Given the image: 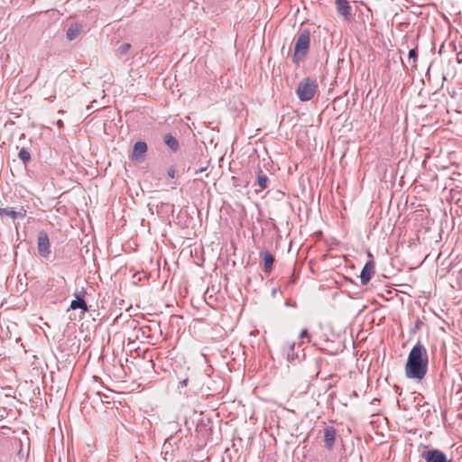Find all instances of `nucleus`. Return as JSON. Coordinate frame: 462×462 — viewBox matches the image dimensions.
Wrapping results in <instances>:
<instances>
[{"label": "nucleus", "instance_id": "8", "mask_svg": "<svg viewBox=\"0 0 462 462\" xmlns=\"http://www.w3.org/2000/svg\"><path fill=\"white\" fill-rule=\"evenodd\" d=\"M74 296H75V300H73L71 302H70V306L69 308L71 310H78V309H80L82 310L84 312L88 311V305H87V302L85 301V300L83 299V297L81 296L80 292H75L74 293Z\"/></svg>", "mask_w": 462, "mask_h": 462}, {"label": "nucleus", "instance_id": "1", "mask_svg": "<svg viewBox=\"0 0 462 462\" xmlns=\"http://www.w3.org/2000/svg\"><path fill=\"white\" fill-rule=\"evenodd\" d=\"M429 357L425 346L418 342L409 353L405 365V375L410 379L422 380L428 371Z\"/></svg>", "mask_w": 462, "mask_h": 462}, {"label": "nucleus", "instance_id": "21", "mask_svg": "<svg viewBox=\"0 0 462 462\" xmlns=\"http://www.w3.org/2000/svg\"><path fill=\"white\" fill-rule=\"evenodd\" d=\"M300 337H301V338L309 337L308 329H306V328L302 329L300 334Z\"/></svg>", "mask_w": 462, "mask_h": 462}, {"label": "nucleus", "instance_id": "17", "mask_svg": "<svg viewBox=\"0 0 462 462\" xmlns=\"http://www.w3.org/2000/svg\"><path fill=\"white\" fill-rule=\"evenodd\" d=\"M18 157L23 162L24 165H27V163L31 161V153L25 148H22L20 150Z\"/></svg>", "mask_w": 462, "mask_h": 462}, {"label": "nucleus", "instance_id": "10", "mask_svg": "<svg viewBox=\"0 0 462 462\" xmlns=\"http://www.w3.org/2000/svg\"><path fill=\"white\" fill-rule=\"evenodd\" d=\"M260 257L264 264V272L270 273L273 269V264L274 262L273 255L269 251L264 250L260 253Z\"/></svg>", "mask_w": 462, "mask_h": 462}, {"label": "nucleus", "instance_id": "15", "mask_svg": "<svg viewBox=\"0 0 462 462\" xmlns=\"http://www.w3.org/2000/svg\"><path fill=\"white\" fill-rule=\"evenodd\" d=\"M164 143L174 152L179 149V142L171 134H166L164 135Z\"/></svg>", "mask_w": 462, "mask_h": 462}, {"label": "nucleus", "instance_id": "6", "mask_svg": "<svg viewBox=\"0 0 462 462\" xmlns=\"http://www.w3.org/2000/svg\"><path fill=\"white\" fill-rule=\"evenodd\" d=\"M337 12L343 16L346 21H350L352 17L351 6L348 0H335Z\"/></svg>", "mask_w": 462, "mask_h": 462}, {"label": "nucleus", "instance_id": "22", "mask_svg": "<svg viewBox=\"0 0 462 462\" xmlns=\"http://www.w3.org/2000/svg\"><path fill=\"white\" fill-rule=\"evenodd\" d=\"M206 170H207V167H202V168H200L199 170H196L195 171V175H198L199 173H201V172L205 171Z\"/></svg>", "mask_w": 462, "mask_h": 462}, {"label": "nucleus", "instance_id": "7", "mask_svg": "<svg viewBox=\"0 0 462 462\" xmlns=\"http://www.w3.org/2000/svg\"><path fill=\"white\" fill-rule=\"evenodd\" d=\"M374 261H368L362 272H361V274H360V279H361V283L363 285H365L369 282V281L371 280L372 276L374 275Z\"/></svg>", "mask_w": 462, "mask_h": 462}, {"label": "nucleus", "instance_id": "4", "mask_svg": "<svg viewBox=\"0 0 462 462\" xmlns=\"http://www.w3.org/2000/svg\"><path fill=\"white\" fill-rule=\"evenodd\" d=\"M421 457L426 462H452V459L448 458L443 451L437 448L424 450Z\"/></svg>", "mask_w": 462, "mask_h": 462}, {"label": "nucleus", "instance_id": "3", "mask_svg": "<svg viewBox=\"0 0 462 462\" xmlns=\"http://www.w3.org/2000/svg\"><path fill=\"white\" fill-rule=\"evenodd\" d=\"M310 33L309 30H302L295 42L294 46V55H293V60L295 62H298L300 60H302L309 49H310Z\"/></svg>", "mask_w": 462, "mask_h": 462}, {"label": "nucleus", "instance_id": "11", "mask_svg": "<svg viewBox=\"0 0 462 462\" xmlns=\"http://www.w3.org/2000/svg\"><path fill=\"white\" fill-rule=\"evenodd\" d=\"M147 152V144L145 142L139 141L134 145L132 159L137 160Z\"/></svg>", "mask_w": 462, "mask_h": 462}, {"label": "nucleus", "instance_id": "23", "mask_svg": "<svg viewBox=\"0 0 462 462\" xmlns=\"http://www.w3.org/2000/svg\"><path fill=\"white\" fill-rule=\"evenodd\" d=\"M188 381H189L188 379H184L183 381H181V382L180 383V384L181 386H186V385L188 384Z\"/></svg>", "mask_w": 462, "mask_h": 462}, {"label": "nucleus", "instance_id": "19", "mask_svg": "<svg viewBox=\"0 0 462 462\" xmlns=\"http://www.w3.org/2000/svg\"><path fill=\"white\" fill-rule=\"evenodd\" d=\"M417 56H418L417 51L415 49L410 50V51H409V59L410 60H413V61H415L417 59Z\"/></svg>", "mask_w": 462, "mask_h": 462}, {"label": "nucleus", "instance_id": "16", "mask_svg": "<svg viewBox=\"0 0 462 462\" xmlns=\"http://www.w3.org/2000/svg\"><path fill=\"white\" fill-rule=\"evenodd\" d=\"M294 348L295 343H291L289 345V348L287 351V360L291 364H294L295 361L300 360V356L297 353H295Z\"/></svg>", "mask_w": 462, "mask_h": 462}, {"label": "nucleus", "instance_id": "14", "mask_svg": "<svg viewBox=\"0 0 462 462\" xmlns=\"http://www.w3.org/2000/svg\"><path fill=\"white\" fill-rule=\"evenodd\" d=\"M82 26L77 23H72L67 30L66 37L69 41L77 39L81 33Z\"/></svg>", "mask_w": 462, "mask_h": 462}, {"label": "nucleus", "instance_id": "13", "mask_svg": "<svg viewBox=\"0 0 462 462\" xmlns=\"http://www.w3.org/2000/svg\"><path fill=\"white\" fill-rule=\"evenodd\" d=\"M26 211L22 208L20 211H15L11 208H0V216H7L15 219L17 217L23 218Z\"/></svg>", "mask_w": 462, "mask_h": 462}, {"label": "nucleus", "instance_id": "24", "mask_svg": "<svg viewBox=\"0 0 462 462\" xmlns=\"http://www.w3.org/2000/svg\"><path fill=\"white\" fill-rule=\"evenodd\" d=\"M57 125H58L59 127H63V122H62L61 120H58V121H57Z\"/></svg>", "mask_w": 462, "mask_h": 462}, {"label": "nucleus", "instance_id": "20", "mask_svg": "<svg viewBox=\"0 0 462 462\" xmlns=\"http://www.w3.org/2000/svg\"><path fill=\"white\" fill-rule=\"evenodd\" d=\"M175 173H176L175 169H174V168H172V167H171V168H170V169L168 170V171H167L168 176H169L170 178H171V179L175 178Z\"/></svg>", "mask_w": 462, "mask_h": 462}, {"label": "nucleus", "instance_id": "9", "mask_svg": "<svg viewBox=\"0 0 462 462\" xmlns=\"http://www.w3.org/2000/svg\"><path fill=\"white\" fill-rule=\"evenodd\" d=\"M324 441L327 448L331 449L335 444L336 430L333 427H328L324 430Z\"/></svg>", "mask_w": 462, "mask_h": 462}, {"label": "nucleus", "instance_id": "18", "mask_svg": "<svg viewBox=\"0 0 462 462\" xmlns=\"http://www.w3.org/2000/svg\"><path fill=\"white\" fill-rule=\"evenodd\" d=\"M131 48V44L130 43H123L121 44L118 49H117V53L120 55V56H123V55H125L129 50Z\"/></svg>", "mask_w": 462, "mask_h": 462}, {"label": "nucleus", "instance_id": "5", "mask_svg": "<svg viewBox=\"0 0 462 462\" xmlns=\"http://www.w3.org/2000/svg\"><path fill=\"white\" fill-rule=\"evenodd\" d=\"M37 249L39 254L42 257H48L51 254L50 239L48 234L44 230L40 231L38 234Z\"/></svg>", "mask_w": 462, "mask_h": 462}, {"label": "nucleus", "instance_id": "2", "mask_svg": "<svg viewBox=\"0 0 462 462\" xmlns=\"http://www.w3.org/2000/svg\"><path fill=\"white\" fill-rule=\"evenodd\" d=\"M318 88L316 79L305 78L299 82L296 94L300 101H310L316 95Z\"/></svg>", "mask_w": 462, "mask_h": 462}, {"label": "nucleus", "instance_id": "12", "mask_svg": "<svg viewBox=\"0 0 462 462\" xmlns=\"http://www.w3.org/2000/svg\"><path fill=\"white\" fill-rule=\"evenodd\" d=\"M256 183L260 188L259 191L268 188L269 178L261 169H258L256 171ZM256 192H258V190H256Z\"/></svg>", "mask_w": 462, "mask_h": 462}]
</instances>
